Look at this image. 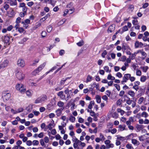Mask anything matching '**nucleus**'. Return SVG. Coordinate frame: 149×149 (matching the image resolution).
<instances>
[{
	"label": "nucleus",
	"instance_id": "obj_10",
	"mask_svg": "<svg viewBox=\"0 0 149 149\" xmlns=\"http://www.w3.org/2000/svg\"><path fill=\"white\" fill-rule=\"evenodd\" d=\"M19 8H22V10L24 12H26L27 8L25 4L24 3H20L19 4Z\"/></svg>",
	"mask_w": 149,
	"mask_h": 149
},
{
	"label": "nucleus",
	"instance_id": "obj_24",
	"mask_svg": "<svg viewBox=\"0 0 149 149\" xmlns=\"http://www.w3.org/2000/svg\"><path fill=\"white\" fill-rule=\"evenodd\" d=\"M122 49L124 52H125V51L126 50H131L130 48L128 46L126 45H123Z\"/></svg>",
	"mask_w": 149,
	"mask_h": 149
},
{
	"label": "nucleus",
	"instance_id": "obj_25",
	"mask_svg": "<svg viewBox=\"0 0 149 149\" xmlns=\"http://www.w3.org/2000/svg\"><path fill=\"white\" fill-rule=\"evenodd\" d=\"M134 8V6L132 5H130L129 7H128L127 9V12L129 13H130L132 12Z\"/></svg>",
	"mask_w": 149,
	"mask_h": 149
},
{
	"label": "nucleus",
	"instance_id": "obj_53",
	"mask_svg": "<svg viewBox=\"0 0 149 149\" xmlns=\"http://www.w3.org/2000/svg\"><path fill=\"white\" fill-rule=\"evenodd\" d=\"M24 30L22 27H19L18 30V31L20 33H22L23 32Z\"/></svg>",
	"mask_w": 149,
	"mask_h": 149
},
{
	"label": "nucleus",
	"instance_id": "obj_8",
	"mask_svg": "<svg viewBox=\"0 0 149 149\" xmlns=\"http://www.w3.org/2000/svg\"><path fill=\"white\" fill-rule=\"evenodd\" d=\"M6 3L9 4L10 6H16L17 4L16 0H7V2H5V3Z\"/></svg>",
	"mask_w": 149,
	"mask_h": 149
},
{
	"label": "nucleus",
	"instance_id": "obj_64",
	"mask_svg": "<svg viewBox=\"0 0 149 149\" xmlns=\"http://www.w3.org/2000/svg\"><path fill=\"white\" fill-rule=\"evenodd\" d=\"M55 138L56 140L61 139V136L59 134H57L55 136Z\"/></svg>",
	"mask_w": 149,
	"mask_h": 149
},
{
	"label": "nucleus",
	"instance_id": "obj_40",
	"mask_svg": "<svg viewBox=\"0 0 149 149\" xmlns=\"http://www.w3.org/2000/svg\"><path fill=\"white\" fill-rule=\"evenodd\" d=\"M91 87L93 88H94L95 87L96 89H98L99 87V85L98 84H96L95 82H94L91 85Z\"/></svg>",
	"mask_w": 149,
	"mask_h": 149
},
{
	"label": "nucleus",
	"instance_id": "obj_12",
	"mask_svg": "<svg viewBox=\"0 0 149 149\" xmlns=\"http://www.w3.org/2000/svg\"><path fill=\"white\" fill-rule=\"evenodd\" d=\"M137 135L136 133H132L128 135L126 137V139L127 140L131 139L133 138L136 137Z\"/></svg>",
	"mask_w": 149,
	"mask_h": 149
},
{
	"label": "nucleus",
	"instance_id": "obj_39",
	"mask_svg": "<svg viewBox=\"0 0 149 149\" xmlns=\"http://www.w3.org/2000/svg\"><path fill=\"white\" fill-rule=\"evenodd\" d=\"M114 146V145L112 143H110L106 146L107 149H109L110 148H112Z\"/></svg>",
	"mask_w": 149,
	"mask_h": 149
},
{
	"label": "nucleus",
	"instance_id": "obj_38",
	"mask_svg": "<svg viewBox=\"0 0 149 149\" xmlns=\"http://www.w3.org/2000/svg\"><path fill=\"white\" fill-rule=\"evenodd\" d=\"M141 68L142 70L144 72H146L148 69V67L147 66H145L141 67Z\"/></svg>",
	"mask_w": 149,
	"mask_h": 149
},
{
	"label": "nucleus",
	"instance_id": "obj_13",
	"mask_svg": "<svg viewBox=\"0 0 149 149\" xmlns=\"http://www.w3.org/2000/svg\"><path fill=\"white\" fill-rule=\"evenodd\" d=\"M147 135H149V133L146 134L139 137V140L141 141H143L148 138Z\"/></svg>",
	"mask_w": 149,
	"mask_h": 149
},
{
	"label": "nucleus",
	"instance_id": "obj_52",
	"mask_svg": "<svg viewBox=\"0 0 149 149\" xmlns=\"http://www.w3.org/2000/svg\"><path fill=\"white\" fill-rule=\"evenodd\" d=\"M131 60L132 59L129 57L127 58H126V62L125 63H127V64H128L129 63H130L131 62Z\"/></svg>",
	"mask_w": 149,
	"mask_h": 149
},
{
	"label": "nucleus",
	"instance_id": "obj_14",
	"mask_svg": "<svg viewBox=\"0 0 149 149\" xmlns=\"http://www.w3.org/2000/svg\"><path fill=\"white\" fill-rule=\"evenodd\" d=\"M57 95L62 100H65V96L63 94V91H61L58 92Z\"/></svg>",
	"mask_w": 149,
	"mask_h": 149
},
{
	"label": "nucleus",
	"instance_id": "obj_35",
	"mask_svg": "<svg viewBox=\"0 0 149 149\" xmlns=\"http://www.w3.org/2000/svg\"><path fill=\"white\" fill-rule=\"evenodd\" d=\"M41 25V24L39 22H37L35 26L33 27V30L36 29L38 27Z\"/></svg>",
	"mask_w": 149,
	"mask_h": 149
},
{
	"label": "nucleus",
	"instance_id": "obj_21",
	"mask_svg": "<svg viewBox=\"0 0 149 149\" xmlns=\"http://www.w3.org/2000/svg\"><path fill=\"white\" fill-rule=\"evenodd\" d=\"M137 54L136 51L134 53H131L129 55V57L132 59L133 60L135 58V57Z\"/></svg>",
	"mask_w": 149,
	"mask_h": 149
},
{
	"label": "nucleus",
	"instance_id": "obj_18",
	"mask_svg": "<svg viewBox=\"0 0 149 149\" xmlns=\"http://www.w3.org/2000/svg\"><path fill=\"white\" fill-rule=\"evenodd\" d=\"M115 25L114 24H112L110 26L108 30V33H111L115 29Z\"/></svg>",
	"mask_w": 149,
	"mask_h": 149
},
{
	"label": "nucleus",
	"instance_id": "obj_41",
	"mask_svg": "<svg viewBox=\"0 0 149 149\" xmlns=\"http://www.w3.org/2000/svg\"><path fill=\"white\" fill-rule=\"evenodd\" d=\"M144 98L143 97H141L138 100V103L139 104H141L143 101Z\"/></svg>",
	"mask_w": 149,
	"mask_h": 149
},
{
	"label": "nucleus",
	"instance_id": "obj_44",
	"mask_svg": "<svg viewBox=\"0 0 149 149\" xmlns=\"http://www.w3.org/2000/svg\"><path fill=\"white\" fill-rule=\"evenodd\" d=\"M118 127L120 131H123L125 130V126L122 125H119Z\"/></svg>",
	"mask_w": 149,
	"mask_h": 149
},
{
	"label": "nucleus",
	"instance_id": "obj_60",
	"mask_svg": "<svg viewBox=\"0 0 149 149\" xmlns=\"http://www.w3.org/2000/svg\"><path fill=\"white\" fill-rule=\"evenodd\" d=\"M77 44L80 47L84 45V42L82 40L81 41L78 42L77 43Z\"/></svg>",
	"mask_w": 149,
	"mask_h": 149
},
{
	"label": "nucleus",
	"instance_id": "obj_36",
	"mask_svg": "<svg viewBox=\"0 0 149 149\" xmlns=\"http://www.w3.org/2000/svg\"><path fill=\"white\" fill-rule=\"evenodd\" d=\"M136 75L139 76H140L141 75L142 72L141 70H139L138 69H137L136 70Z\"/></svg>",
	"mask_w": 149,
	"mask_h": 149
},
{
	"label": "nucleus",
	"instance_id": "obj_59",
	"mask_svg": "<svg viewBox=\"0 0 149 149\" xmlns=\"http://www.w3.org/2000/svg\"><path fill=\"white\" fill-rule=\"evenodd\" d=\"M3 8L5 10H7L9 8V6L7 4H5L3 6Z\"/></svg>",
	"mask_w": 149,
	"mask_h": 149
},
{
	"label": "nucleus",
	"instance_id": "obj_51",
	"mask_svg": "<svg viewBox=\"0 0 149 149\" xmlns=\"http://www.w3.org/2000/svg\"><path fill=\"white\" fill-rule=\"evenodd\" d=\"M126 146L128 149H134L133 147L131 144H127L126 145Z\"/></svg>",
	"mask_w": 149,
	"mask_h": 149
},
{
	"label": "nucleus",
	"instance_id": "obj_27",
	"mask_svg": "<svg viewBox=\"0 0 149 149\" xmlns=\"http://www.w3.org/2000/svg\"><path fill=\"white\" fill-rule=\"evenodd\" d=\"M69 120L71 122L74 123L75 121L76 118L72 115H70L69 117Z\"/></svg>",
	"mask_w": 149,
	"mask_h": 149
},
{
	"label": "nucleus",
	"instance_id": "obj_20",
	"mask_svg": "<svg viewBox=\"0 0 149 149\" xmlns=\"http://www.w3.org/2000/svg\"><path fill=\"white\" fill-rule=\"evenodd\" d=\"M63 109H58L56 110L55 112L56 113V115L57 116H60L62 113V111L63 110Z\"/></svg>",
	"mask_w": 149,
	"mask_h": 149
},
{
	"label": "nucleus",
	"instance_id": "obj_19",
	"mask_svg": "<svg viewBox=\"0 0 149 149\" xmlns=\"http://www.w3.org/2000/svg\"><path fill=\"white\" fill-rule=\"evenodd\" d=\"M63 125H59L58 126V129L61 131V133L62 134H64L65 133V131L64 129V127Z\"/></svg>",
	"mask_w": 149,
	"mask_h": 149
},
{
	"label": "nucleus",
	"instance_id": "obj_1",
	"mask_svg": "<svg viewBox=\"0 0 149 149\" xmlns=\"http://www.w3.org/2000/svg\"><path fill=\"white\" fill-rule=\"evenodd\" d=\"M16 90L20 93H24L26 91L25 86L21 83H17L15 85Z\"/></svg>",
	"mask_w": 149,
	"mask_h": 149
},
{
	"label": "nucleus",
	"instance_id": "obj_16",
	"mask_svg": "<svg viewBox=\"0 0 149 149\" xmlns=\"http://www.w3.org/2000/svg\"><path fill=\"white\" fill-rule=\"evenodd\" d=\"M137 54L139 53H140L141 54V55L144 57L142 58V59H144V58L146 57L147 54L146 53L143 51V50H139L136 51Z\"/></svg>",
	"mask_w": 149,
	"mask_h": 149
},
{
	"label": "nucleus",
	"instance_id": "obj_29",
	"mask_svg": "<svg viewBox=\"0 0 149 149\" xmlns=\"http://www.w3.org/2000/svg\"><path fill=\"white\" fill-rule=\"evenodd\" d=\"M132 142L134 145H138L139 144V141L134 139H132Z\"/></svg>",
	"mask_w": 149,
	"mask_h": 149
},
{
	"label": "nucleus",
	"instance_id": "obj_30",
	"mask_svg": "<svg viewBox=\"0 0 149 149\" xmlns=\"http://www.w3.org/2000/svg\"><path fill=\"white\" fill-rule=\"evenodd\" d=\"M95 98L97 102L98 103H100L101 101V98L100 96L99 95H97L96 96Z\"/></svg>",
	"mask_w": 149,
	"mask_h": 149
},
{
	"label": "nucleus",
	"instance_id": "obj_11",
	"mask_svg": "<svg viewBox=\"0 0 149 149\" xmlns=\"http://www.w3.org/2000/svg\"><path fill=\"white\" fill-rule=\"evenodd\" d=\"M17 64L18 66L23 67L24 66L25 63L23 60L22 59H19L17 61Z\"/></svg>",
	"mask_w": 149,
	"mask_h": 149
},
{
	"label": "nucleus",
	"instance_id": "obj_49",
	"mask_svg": "<svg viewBox=\"0 0 149 149\" xmlns=\"http://www.w3.org/2000/svg\"><path fill=\"white\" fill-rule=\"evenodd\" d=\"M39 141L38 140H35L33 141L32 143L33 145L37 146L39 144Z\"/></svg>",
	"mask_w": 149,
	"mask_h": 149
},
{
	"label": "nucleus",
	"instance_id": "obj_47",
	"mask_svg": "<svg viewBox=\"0 0 149 149\" xmlns=\"http://www.w3.org/2000/svg\"><path fill=\"white\" fill-rule=\"evenodd\" d=\"M117 137V140H119L123 141L125 139L124 137L123 136H119L118 135L116 136Z\"/></svg>",
	"mask_w": 149,
	"mask_h": 149
},
{
	"label": "nucleus",
	"instance_id": "obj_33",
	"mask_svg": "<svg viewBox=\"0 0 149 149\" xmlns=\"http://www.w3.org/2000/svg\"><path fill=\"white\" fill-rule=\"evenodd\" d=\"M129 66L128 64H127V63H124V65L121 67V69L123 71H124L126 70L127 68Z\"/></svg>",
	"mask_w": 149,
	"mask_h": 149
},
{
	"label": "nucleus",
	"instance_id": "obj_17",
	"mask_svg": "<svg viewBox=\"0 0 149 149\" xmlns=\"http://www.w3.org/2000/svg\"><path fill=\"white\" fill-rule=\"evenodd\" d=\"M143 46V43L140 42H139L138 41H136L134 44V46L136 48H137L139 47H142Z\"/></svg>",
	"mask_w": 149,
	"mask_h": 149
},
{
	"label": "nucleus",
	"instance_id": "obj_56",
	"mask_svg": "<svg viewBox=\"0 0 149 149\" xmlns=\"http://www.w3.org/2000/svg\"><path fill=\"white\" fill-rule=\"evenodd\" d=\"M21 18L19 17H18L16 19L15 22L16 24H19L21 22Z\"/></svg>",
	"mask_w": 149,
	"mask_h": 149
},
{
	"label": "nucleus",
	"instance_id": "obj_34",
	"mask_svg": "<svg viewBox=\"0 0 149 149\" xmlns=\"http://www.w3.org/2000/svg\"><path fill=\"white\" fill-rule=\"evenodd\" d=\"M92 78L93 77L89 75H88L87 76L86 82V83H88L89 82L91 81Z\"/></svg>",
	"mask_w": 149,
	"mask_h": 149
},
{
	"label": "nucleus",
	"instance_id": "obj_62",
	"mask_svg": "<svg viewBox=\"0 0 149 149\" xmlns=\"http://www.w3.org/2000/svg\"><path fill=\"white\" fill-rule=\"evenodd\" d=\"M67 118L65 116L63 115L62 116L61 118L60 119L62 120L63 121H65L66 119Z\"/></svg>",
	"mask_w": 149,
	"mask_h": 149
},
{
	"label": "nucleus",
	"instance_id": "obj_48",
	"mask_svg": "<svg viewBox=\"0 0 149 149\" xmlns=\"http://www.w3.org/2000/svg\"><path fill=\"white\" fill-rule=\"evenodd\" d=\"M100 138L101 139V141H103L105 140V137L102 133L100 134Z\"/></svg>",
	"mask_w": 149,
	"mask_h": 149
},
{
	"label": "nucleus",
	"instance_id": "obj_7",
	"mask_svg": "<svg viewBox=\"0 0 149 149\" xmlns=\"http://www.w3.org/2000/svg\"><path fill=\"white\" fill-rule=\"evenodd\" d=\"M10 97V94L9 93H3L2 98L4 101L6 102L8 100Z\"/></svg>",
	"mask_w": 149,
	"mask_h": 149
},
{
	"label": "nucleus",
	"instance_id": "obj_6",
	"mask_svg": "<svg viewBox=\"0 0 149 149\" xmlns=\"http://www.w3.org/2000/svg\"><path fill=\"white\" fill-rule=\"evenodd\" d=\"M131 74H125L123 78V80L121 81V83L123 84H124L125 83L127 82L130 79Z\"/></svg>",
	"mask_w": 149,
	"mask_h": 149
},
{
	"label": "nucleus",
	"instance_id": "obj_15",
	"mask_svg": "<svg viewBox=\"0 0 149 149\" xmlns=\"http://www.w3.org/2000/svg\"><path fill=\"white\" fill-rule=\"evenodd\" d=\"M26 95L28 97H31L33 93V91L32 90L29 89L25 91Z\"/></svg>",
	"mask_w": 149,
	"mask_h": 149
},
{
	"label": "nucleus",
	"instance_id": "obj_37",
	"mask_svg": "<svg viewBox=\"0 0 149 149\" xmlns=\"http://www.w3.org/2000/svg\"><path fill=\"white\" fill-rule=\"evenodd\" d=\"M128 94L132 97H134L135 95L134 92L131 90L129 91L128 92Z\"/></svg>",
	"mask_w": 149,
	"mask_h": 149
},
{
	"label": "nucleus",
	"instance_id": "obj_45",
	"mask_svg": "<svg viewBox=\"0 0 149 149\" xmlns=\"http://www.w3.org/2000/svg\"><path fill=\"white\" fill-rule=\"evenodd\" d=\"M64 104V103L61 101L58 102L57 103L58 106L60 107H63V106Z\"/></svg>",
	"mask_w": 149,
	"mask_h": 149
},
{
	"label": "nucleus",
	"instance_id": "obj_4",
	"mask_svg": "<svg viewBox=\"0 0 149 149\" xmlns=\"http://www.w3.org/2000/svg\"><path fill=\"white\" fill-rule=\"evenodd\" d=\"M64 93L66 95L65 100L67 101L69 98H70L73 95V92L71 90H69L68 88H67L65 91Z\"/></svg>",
	"mask_w": 149,
	"mask_h": 149
},
{
	"label": "nucleus",
	"instance_id": "obj_2",
	"mask_svg": "<svg viewBox=\"0 0 149 149\" xmlns=\"http://www.w3.org/2000/svg\"><path fill=\"white\" fill-rule=\"evenodd\" d=\"M3 41L5 43L9 45L13 41V38L11 36L8 35L4 36L2 38Z\"/></svg>",
	"mask_w": 149,
	"mask_h": 149
},
{
	"label": "nucleus",
	"instance_id": "obj_22",
	"mask_svg": "<svg viewBox=\"0 0 149 149\" xmlns=\"http://www.w3.org/2000/svg\"><path fill=\"white\" fill-rule=\"evenodd\" d=\"M147 79V78L146 76L143 75L140 77V81L142 82H144L146 81Z\"/></svg>",
	"mask_w": 149,
	"mask_h": 149
},
{
	"label": "nucleus",
	"instance_id": "obj_32",
	"mask_svg": "<svg viewBox=\"0 0 149 149\" xmlns=\"http://www.w3.org/2000/svg\"><path fill=\"white\" fill-rule=\"evenodd\" d=\"M115 77L112 76L111 74H109L107 77V79L108 80H115Z\"/></svg>",
	"mask_w": 149,
	"mask_h": 149
},
{
	"label": "nucleus",
	"instance_id": "obj_31",
	"mask_svg": "<svg viewBox=\"0 0 149 149\" xmlns=\"http://www.w3.org/2000/svg\"><path fill=\"white\" fill-rule=\"evenodd\" d=\"M141 116L143 117L146 118L148 116V115L146 112L143 111L141 113Z\"/></svg>",
	"mask_w": 149,
	"mask_h": 149
},
{
	"label": "nucleus",
	"instance_id": "obj_26",
	"mask_svg": "<svg viewBox=\"0 0 149 149\" xmlns=\"http://www.w3.org/2000/svg\"><path fill=\"white\" fill-rule=\"evenodd\" d=\"M80 141L79 140H78L76 142H74L73 143V147L75 149L77 148L78 144H80Z\"/></svg>",
	"mask_w": 149,
	"mask_h": 149
},
{
	"label": "nucleus",
	"instance_id": "obj_5",
	"mask_svg": "<svg viewBox=\"0 0 149 149\" xmlns=\"http://www.w3.org/2000/svg\"><path fill=\"white\" fill-rule=\"evenodd\" d=\"M16 76L19 80L21 81L24 79L25 75L21 72L18 71L16 73Z\"/></svg>",
	"mask_w": 149,
	"mask_h": 149
},
{
	"label": "nucleus",
	"instance_id": "obj_55",
	"mask_svg": "<svg viewBox=\"0 0 149 149\" xmlns=\"http://www.w3.org/2000/svg\"><path fill=\"white\" fill-rule=\"evenodd\" d=\"M126 59V57L125 56H123L121 58L120 61L123 62L125 61Z\"/></svg>",
	"mask_w": 149,
	"mask_h": 149
},
{
	"label": "nucleus",
	"instance_id": "obj_43",
	"mask_svg": "<svg viewBox=\"0 0 149 149\" xmlns=\"http://www.w3.org/2000/svg\"><path fill=\"white\" fill-rule=\"evenodd\" d=\"M69 79V77H67V78H66L65 79H62L61 81L60 82V85H63L64 84L65 82L66 81V80L67 79Z\"/></svg>",
	"mask_w": 149,
	"mask_h": 149
},
{
	"label": "nucleus",
	"instance_id": "obj_54",
	"mask_svg": "<svg viewBox=\"0 0 149 149\" xmlns=\"http://www.w3.org/2000/svg\"><path fill=\"white\" fill-rule=\"evenodd\" d=\"M48 18V16L47 15L45 16L44 17L42 18L40 20V21L41 22H42L45 21L46 19Z\"/></svg>",
	"mask_w": 149,
	"mask_h": 149
},
{
	"label": "nucleus",
	"instance_id": "obj_42",
	"mask_svg": "<svg viewBox=\"0 0 149 149\" xmlns=\"http://www.w3.org/2000/svg\"><path fill=\"white\" fill-rule=\"evenodd\" d=\"M104 69L107 72H111V70H109L108 66H106L104 67Z\"/></svg>",
	"mask_w": 149,
	"mask_h": 149
},
{
	"label": "nucleus",
	"instance_id": "obj_50",
	"mask_svg": "<svg viewBox=\"0 0 149 149\" xmlns=\"http://www.w3.org/2000/svg\"><path fill=\"white\" fill-rule=\"evenodd\" d=\"M52 26L50 25L49 26L47 27V31L48 32H50L52 30Z\"/></svg>",
	"mask_w": 149,
	"mask_h": 149
},
{
	"label": "nucleus",
	"instance_id": "obj_28",
	"mask_svg": "<svg viewBox=\"0 0 149 149\" xmlns=\"http://www.w3.org/2000/svg\"><path fill=\"white\" fill-rule=\"evenodd\" d=\"M94 105V102L93 101H91L90 102V104L88 105V108L91 109L92 108L93 106Z\"/></svg>",
	"mask_w": 149,
	"mask_h": 149
},
{
	"label": "nucleus",
	"instance_id": "obj_57",
	"mask_svg": "<svg viewBox=\"0 0 149 149\" xmlns=\"http://www.w3.org/2000/svg\"><path fill=\"white\" fill-rule=\"evenodd\" d=\"M62 88L63 87L61 86H58L56 87L55 89L56 91H58L62 89Z\"/></svg>",
	"mask_w": 149,
	"mask_h": 149
},
{
	"label": "nucleus",
	"instance_id": "obj_46",
	"mask_svg": "<svg viewBox=\"0 0 149 149\" xmlns=\"http://www.w3.org/2000/svg\"><path fill=\"white\" fill-rule=\"evenodd\" d=\"M117 111L118 112L120 113L121 115H123L125 113V111L120 109H117Z\"/></svg>",
	"mask_w": 149,
	"mask_h": 149
},
{
	"label": "nucleus",
	"instance_id": "obj_61",
	"mask_svg": "<svg viewBox=\"0 0 149 149\" xmlns=\"http://www.w3.org/2000/svg\"><path fill=\"white\" fill-rule=\"evenodd\" d=\"M114 86L116 87V88L118 91H119L120 89V86L117 84H114Z\"/></svg>",
	"mask_w": 149,
	"mask_h": 149
},
{
	"label": "nucleus",
	"instance_id": "obj_23",
	"mask_svg": "<svg viewBox=\"0 0 149 149\" xmlns=\"http://www.w3.org/2000/svg\"><path fill=\"white\" fill-rule=\"evenodd\" d=\"M8 14L10 17H11L14 15V12L13 10L11 8L10 10L8 12Z\"/></svg>",
	"mask_w": 149,
	"mask_h": 149
},
{
	"label": "nucleus",
	"instance_id": "obj_63",
	"mask_svg": "<svg viewBox=\"0 0 149 149\" xmlns=\"http://www.w3.org/2000/svg\"><path fill=\"white\" fill-rule=\"evenodd\" d=\"M48 116L50 118H52L54 117L55 115L53 113H51L49 114Z\"/></svg>",
	"mask_w": 149,
	"mask_h": 149
},
{
	"label": "nucleus",
	"instance_id": "obj_9",
	"mask_svg": "<svg viewBox=\"0 0 149 149\" xmlns=\"http://www.w3.org/2000/svg\"><path fill=\"white\" fill-rule=\"evenodd\" d=\"M8 63V60H5L3 61L0 64V70L3 69L7 66Z\"/></svg>",
	"mask_w": 149,
	"mask_h": 149
},
{
	"label": "nucleus",
	"instance_id": "obj_3",
	"mask_svg": "<svg viewBox=\"0 0 149 149\" xmlns=\"http://www.w3.org/2000/svg\"><path fill=\"white\" fill-rule=\"evenodd\" d=\"M47 97L46 95H43L37 98L35 101V103H42L47 100Z\"/></svg>",
	"mask_w": 149,
	"mask_h": 149
},
{
	"label": "nucleus",
	"instance_id": "obj_58",
	"mask_svg": "<svg viewBox=\"0 0 149 149\" xmlns=\"http://www.w3.org/2000/svg\"><path fill=\"white\" fill-rule=\"evenodd\" d=\"M13 28V27L12 25H10L7 27L6 29L7 31H9L12 30Z\"/></svg>",
	"mask_w": 149,
	"mask_h": 149
}]
</instances>
